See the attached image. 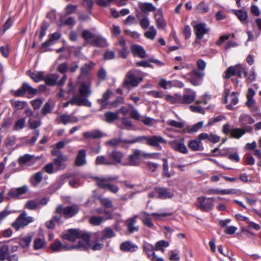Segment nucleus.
I'll return each instance as SVG.
<instances>
[{"label": "nucleus", "mask_w": 261, "mask_h": 261, "mask_svg": "<svg viewBox=\"0 0 261 261\" xmlns=\"http://www.w3.org/2000/svg\"><path fill=\"white\" fill-rule=\"evenodd\" d=\"M62 237L63 239L71 242H74L76 239H80L78 244L69 247L70 249H79L81 250H86L90 247V236L89 234L80 231L77 229H69L63 233Z\"/></svg>", "instance_id": "f257e3e1"}, {"label": "nucleus", "mask_w": 261, "mask_h": 261, "mask_svg": "<svg viewBox=\"0 0 261 261\" xmlns=\"http://www.w3.org/2000/svg\"><path fill=\"white\" fill-rule=\"evenodd\" d=\"M80 207L77 204H72L65 207L61 204L58 205L56 209L55 213L59 215L62 218V216L66 219L71 218L79 211Z\"/></svg>", "instance_id": "f03ea898"}, {"label": "nucleus", "mask_w": 261, "mask_h": 261, "mask_svg": "<svg viewBox=\"0 0 261 261\" xmlns=\"http://www.w3.org/2000/svg\"><path fill=\"white\" fill-rule=\"evenodd\" d=\"M33 221V218L30 216H27V213L23 211L13 223L12 227L16 230L20 228H23L27 226L29 223Z\"/></svg>", "instance_id": "7ed1b4c3"}, {"label": "nucleus", "mask_w": 261, "mask_h": 261, "mask_svg": "<svg viewBox=\"0 0 261 261\" xmlns=\"http://www.w3.org/2000/svg\"><path fill=\"white\" fill-rule=\"evenodd\" d=\"M214 198H207L205 196L198 197V207L203 211H208L213 209L214 207Z\"/></svg>", "instance_id": "20e7f679"}, {"label": "nucleus", "mask_w": 261, "mask_h": 261, "mask_svg": "<svg viewBox=\"0 0 261 261\" xmlns=\"http://www.w3.org/2000/svg\"><path fill=\"white\" fill-rule=\"evenodd\" d=\"M29 191V187L27 185H24L19 188H13L10 189L8 192V196L6 199L9 200L11 198L14 199H19V197Z\"/></svg>", "instance_id": "39448f33"}, {"label": "nucleus", "mask_w": 261, "mask_h": 261, "mask_svg": "<svg viewBox=\"0 0 261 261\" xmlns=\"http://www.w3.org/2000/svg\"><path fill=\"white\" fill-rule=\"evenodd\" d=\"M141 151L138 149H134L133 153L129 155L128 160L122 163L125 166H138L140 165L139 160L141 158Z\"/></svg>", "instance_id": "423d86ee"}, {"label": "nucleus", "mask_w": 261, "mask_h": 261, "mask_svg": "<svg viewBox=\"0 0 261 261\" xmlns=\"http://www.w3.org/2000/svg\"><path fill=\"white\" fill-rule=\"evenodd\" d=\"M142 81V77H137L132 71H128L123 82V87L128 89L129 87H136Z\"/></svg>", "instance_id": "0eeeda50"}, {"label": "nucleus", "mask_w": 261, "mask_h": 261, "mask_svg": "<svg viewBox=\"0 0 261 261\" xmlns=\"http://www.w3.org/2000/svg\"><path fill=\"white\" fill-rule=\"evenodd\" d=\"M69 104L77 105L79 106H84L87 107L92 106L91 102L87 99L80 97L77 95L73 96L69 101L64 103V107H67Z\"/></svg>", "instance_id": "6e6552de"}, {"label": "nucleus", "mask_w": 261, "mask_h": 261, "mask_svg": "<svg viewBox=\"0 0 261 261\" xmlns=\"http://www.w3.org/2000/svg\"><path fill=\"white\" fill-rule=\"evenodd\" d=\"M27 92L29 94H35L37 92V90L33 88L28 83L24 82L20 88L15 91L14 95L17 97L22 96Z\"/></svg>", "instance_id": "1a4fd4ad"}, {"label": "nucleus", "mask_w": 261, "mask_h": 261, "mask_svg": "<svg viewBox=\"0 0 261 261\" xmlns=\"http://www.w3.org/2000/svg\"><path fill=\"white\" fill-rule=\"evenodd\" d=\"M161 143L166 144L167 141L161 136H147V145L153 147H159Z\"/></svg>", "instance_id": "9d476101"}, {"label": "nucleus", "mask_w": 261, "mask_h": 261, "mask_svg": "<svg viewBox=\"0 0 261 261\" xmlns=\"http://www.w3.org/2000/svg\"><path fill=\"white\" fill-rule=\"evenodd\" d=\"M61 37V34L60 32H55L51 34L48 39L43 42L41 45V49L43 52L49 50L47 47L54 44L57 40L59 39Z\"/></svg>", "instance_id": "9b49d317"}, {"label": "nucleus", "mask_w": 261, "mask_h": 261, "mask_svg": "<svg viewBox=\"0 0 261 261\" xmlns=\"http://www.w3.org/2000/svg\"><path fill=\"white\" fill-rule=\"evenodd\" d=\"M194 31L198 39H201L203 36L209 31V29L206 27L205 23H200L194 27Z\"/></svg>", "instance_id": "f8f14e48"}, {"label": "nucleus", "mask_w": 261, "mask_h": 261, "mask_svg": "<svg viewBox=\"0 0 261 261\" xmlns=\"http://www.w3.org/2000/svg\"><path fill=\"white\" fill-rule=\"evenodd\" d=\"M169 144L171 146L175 151L180 152L182 153H187L188 152L186 146L185 145L184 142H180L177 140H173L168 142Z\"/></svg>", "instance_id": "ddd939ff"}, {"label": "nucleus", "mask_w": 261, "mask_h": 261, "mask_svg": "<svg viewBox=\"0 0 261 261\" xmlns=\"http://www.w3.org/2000/svg\"><path fill=\"white\" fill-rule=\"evenodd\" d=\"M91 84L90 83L82 82L79 88V93L80 97L86 98L89 97L92 93L91 90Z\"/></svg>", "instance_id": "4468645a"}, {"label": "nucleus", "mask_w": 261, "mask_h": 261, "mask_svg": "<svg viewBox=\"0 0 261 261\" xmlns=\"http://www.w3.org/2000/svg\"><path fill=\"white\" fill-rule=\"evenodd\" d=\"M156 25L159 29H163L166 26L162 11L159 10L154 14Z\"/></svg>", "instance_id": "2eb2a0df"}, {"label": "nucleus", "mask_w": 261, "mask_h": 261, "mask_svg": "<svg viewBox=\"0 0 261 261\" xmlns=\"http://www.w3.org/2000/svg\"><path fill=\"white\" fill-rule=\"evenodd\" d=\"M124 154L120 151L114 150L109 154V159L113 163L112 165L121 163Z\"/></svg>", "instance_id": "dca6fc26"}, {"label": "nucleus", "mask_w": 261, "mask_h": 261, "mask_svg": "<svg viewBox=\"0 0 261 261\" xmlns=\"http://www.w3.org/2000/svg\"><path fill=\"white\" fill-rule=\"evenodd\" d=\"M137 218L138 216L135 215L133 217L129 218L125 221V223L127 227V230L129 233H133L134 231H138L139 228L137 226H136Z\"/></svg>", "instance_id": "f3484780"}, {"label": "nucleus", "mask_w": 261, "mask_h": 261, "mask_svg": "<svg viewBox=\"0 0 261 261\" xmlns=\"http://www.w3.org/2000/svg\"><path fill=\"white\" fill-rule=\"evenodd\" d=\"M143 247V250L148 258L150 260H154L155 258V254L154 253V250H156L155 247L147 243H144Z\"/></svg>", "instance_id": "a211bd4d"}, {"label": "nucleus", "mask_w": 261, "mask_h": 261, "mask_svg": "<svg viewBox=\"0 0 261 261\" xmlns=\"http://www.w3.org/2000/svg\"><path fill=\"white\" fill-rule=\"evenodd\" d=\"M90 43L96 47H105L108 45L107 40L101 36H95L94 39L91 40Z\"/></svg>", "instance_id": "6ab92c4d"}, {"label": "nucleus", "mask_w": 261, "mask_h": 261, "mask_svg": "<svg viewBox=\"0 0 261 261\" xmlns=\"http://www.w3.org/2000/svg\"><path fill=\"white\" fill-rule=\"evenodd\" d=\"M155 191L159 194V197L162 199L171 198L174 195L166 188L156 187Z\"/></svg>", "instance_id": "aec40b11"}, {"label": "nucleus", "mask_w": 261, "mask_h": 261, "mask_svg": "<svg viewBox=\"0 0 261 261\" xmlns=\"http://www.w3.org/2000/svg\"><path fill=\"white\" fill-rule=\"evenodd\" d=\"M196 92L190 91L189 93H185L183 96L181 95V104H189L193 102L196 97Z\"/></svg>", "instance_id": "412c9836"}, {"label": "nucleus", "mask_w": 261, "mask_h": 261, "mask_svg": "<svg viewBox=\"0 0 261 261\" xmlns=\"http://www.w3.org/2000/svg\"><path fill=\"white\" fill-rule=\"evenodd\" d=\"M86 151L85 149L79 150L75 159V164L77 166H82L86 163Z\"/></svg>", "instance_id": "4be33fe9"}, {"label": "nucleus", "mask_w": 261, "mask_h": 261, "mask_svg": "<svg viewBox=\"0 0 261 261\" xmlns=\"http://www.w3.org/2000/svg\"><path fill=\"white\" fill-rule=\"evenodd\" d=\"M120 249L124 252H134L137 250L138 246L129 241H125L121 243Z\"/></svg>", "instance_id": "5701e85b"}, {"label": "nucleus", "mask_w": 261, "mask_h": 261, "mask_svg": "<svg viewBox=\"0 0 261 261\" xmlns=\"http://www.w3.org/2000/svg\"><path fill=\"white\" fill-rule=\"evenodd\" d=\"M59 119L60 122L65 125L68 123H76L79 121V119L77 117L67 114L61 115Z\"/></svg>", "instance_id": "b1692460"}, {"label": "nucleus", "mask_w": 261, "mask_h": 261, "mask_svg": "<svg viewBox=\"0 0 261 261\" xmlns=\"http://www.w3.org/2000/svg\"><path fill=\"white\" fill-rule=\"evenodd\" d=\"M68 159L66 155H61L59 158H56L54 159V163L55 165L56 168L58 170H60L65 168V164L64 163Z\"/></svg>", "instance_id": "393cba45"}, {"label": "nucleus", "mask_w": 261, "mask_h": 261, "mask_svg": "<svg viewBox=\"0 0 261 261\" xmlns=\"http://www.w3.org/2000/svg\"><path fill=\"white\" fill-rule=\"evenodd\" d=\"M198 139L200 140L207 139L211 142L216 143L220 141V138L218 136L212 134L201 133L198 136Z\"/></svg>", "instance_id": "a878e982"}, {"label": "nucleus", "mask_w": 261, "mask_h": 261, "mask_svg": "<svg viewBox=\"0 0 261 261\" xmlns=\"http://www.w3.org/2000/svg\"><path fill=\"white\" fill-rule=\"evenodd\" d=\"M234 14L243 24H248V14L246 11L243 10H235L234 11Z\"/></svg>", "instance_id": "bb28decb"}, {"label": "nucleus", "mask_w": 261, "mask_h": 261, "mask_svg": "<svg viewBox=\"0 0 261 261\" xmlns=\"http://www.w3.org/2000/svg\"><path fill=\"white\" fill-rule=\"evenodd\" d=\"M131 50L134 55H138L142 58L145 57L146 53L144 48L140 45L134 44L131 46Z\"/></svg>", "instance_id": "cd10ccee"}, {"label": "nucleus", "mask_w": 261, "mask_h": 261, "mask_svg": "<svg viewBox=\"0 0 261 261\" xmlns=\"http://www.w3.org/2000/svg\"><path fill=\"white\" fill-rule=\"evenodd\" d=\"M51 249L53 251L71 250L68 246L63 245L59 240H56L51 244Z\"/></svg>", "instance_id": "c85d7f7f"}, {"label": "nucleus", "mask_w": 261, "mask_h": 261, "mask_svg": "<svg viewBox=\"0 0 261 261\" xmlns=\"http://www.w3.org/2000/svg\"><path fill=\"white\" fill-rule=\"evenodd\" d=\"M43 173V171L37 172L31 177L30 181L33 186H36L42 180Z\"/></svg>", "instance_id": "c756f323"}, {"label": "nucleus", "mask_w": 261, "mask_h": 261, "mask_svg": "<svg viewBox=\"0 0 261 261\" xmlns=\"http://www.w3.org/2000/svg\"><path fill=\"white\" fill-rule=\"evenodd\" d=\"M83 136L86 138L98 139L102 137L103 134L99 130L95 129L91 132H86L83 133Z\"/></svg>", "instance_id": "7c9ffc66"}, {"label": "nucleus", "mask_w": 261, "mask_h": 261, "mask_svg": "<svg viewBox=\"0 0 261 261\" xmlns=\"http://www.w3.org/2000/svg\"><path fill=\"white\" fill-rule=\"evenodd\" d=\"M59 75L58 74H51L47 76H44L43 81H44L45 83L47 85L54 86L56 85L57 81L59 79Z\"/></svg>", "instance_id": "2f4dec72"}, {"label": "nucleus", "mask_w": 261, "mask_h": 261, "mask_svg": "<svg viewBox=\"0 0 261 261\" xmlns=\"http://www.w3.org/2000/svg\"><path fill=\"white\" fill-rule=\"evenodd\" d=\"M183 77L187 79L191 84L194 86L200 85L202 81V79L198 78V77L194 75H191L190 73L183 75Z\"/></svg>", "instance_id": "473e14b6"}, {"label": "nucleus", "mask_w": 261, "mask_h": 261, "mask_svg": "<svg viewBox=\"0 0 261 261\" xmlns=\"http://www.w3.org/2000/svg\"><path fill=\"white\" fill-rule=\"evenodd\" d=\"M111 219H112V217H111V215L108 217L94 216L90 218L89 221L92 225H99L102 221Z\"/></svg>", "instance_id": "72a5a7b5"}, {"label": "nucleus", "mask_w": 261, "mask_h": 261, "mask_svg": "<svg viewBox=\"0 0 261 261\" xmlns=\"http://www.w3.org/2000/svg\"><path fill=\"white\" fill-rule=\"evenodd\" d=\"M139 8L144 13H146L148 12H152L156 9L155 7L151 3H148L140 4Z\"/></svg>", "instance_id": "f704fd0d"}, {"label": "nucleus", "mask_w": 261, "mask_h": 261, "mask_svg": "<svg viewBox=\"0 0 261 261\" xmlns=\"http://www.w3.org/2000/svg\"><path fill=\"white\" fill-rule=\"evenodd\" d=\"M125 141L127 140H123L121 138H113L110 140H109L106 142V145L108 146H111L113 147H118L120 146L122 143H126Z\"/></svg>", "instance_id": "c9c22d12"}, {"label": "nucleus", "mask_w": 261, "mask_h": 261, "mask_svg": "<svg viewBox=\"0 0 261 261\" xmlns=\"http://www.w3.org/2000/svg\"><path fill=\"white\" fill-rule=\"evenodd\" d=\"M30 76L33 81L37 83L40 81H43L44 79V72L43 71H38L37 72H31L29 71Z\"/></svg>", "instance_id": "e433bc0d"}, {"label": "nucleus", "mask_w": 261, "mask_h": 261, "mask_svg": "<svg viewBox=\"0 0 261 261\" xmlns=\"http://www.w3.org/2000/svg\"><path fill=\"white\" fill-rule=\"evenodd\" d=\"M165 99L171 104L180 103L181 95L178 94H175L173 95H167Z\"/></svg>", "instance_id": "4c0bfd02"}, {"label": "nucleus", "mask_w": 261, "mask_h": 261, "mask_svg": "<svg viewBox=\"0 0 261 261\" xmlns=\"http://www.w3.org/2000/svg\"><path fill=\"white\" fill-rule=\"evenodd\" d=\"M105 120L108 123H112L114 120L118 119L119 114L117 112H108L105 114Z\"/></svg>", "instance_id": "58836bf2"}, {"label": "nucleus", "mask_w": 261, "mask_h": 261, "mask_svg": "<svg viewBox=\"0 0 261 261\" xmlns=\"http://www.w3.org/2000/svg\"><path fill=\"white\" fill-rule=\"evenodd\" d=\"M26 124V120L24 118H20L17 119L13 126L14 130L18 131L25 127Z\"/></svg>", "instance_id": "ea45409f"}, {"label": "nucleus", "mask_w": 261, "mask_h": 261, "mask_svg": "<svg viewBox=\"0 0 261 261\" xmlns=\"http://www.w3.org/2000/svg\"><path fill=\"white\" fill-rule=\"evenodd\" d=\"M61 220V216L55 214V215L50 220L46 222V227L49 229H52L55 227L56 224L59 223Z\"/></svg>", "instance_id": "a19ab883"}, {"label": "nucleus", "mask_w": 261, "mask_h": 261, "mask_svg": "<svg viewBox=\"0 0 261 261\" xmlns=\"http://www.w3.org/2000/svg\"><path fill=\"white\" fill-rule=\"evenodd\" d=\"M147 136H140L134 137L133 139L127 140L125 141L127 144H134L136 143H140L146 144Z\"/></svg>", "instance_id": "79ce46f5"}, {"label": "nucleus", "mask_w": 261, "mask_h": 261, "mask_svg": "<svg viewBox=\"0 0 261 261\" xmlns=\"http://www.w3.org/2000/svg\"><path fill=\"white\" fill-rule=\"evenodd\" d=\"M251 129L249 128V130H251ZM247 130L241 128H234L232 129L230 131V135L232 137L236 138L237 139L240 138L242 137Z\"/></svg>", "instance_id": "37998d69"}, {"label": "nucleus", "mask_w": 261, "mask_h": 261, "mask_svg": "<svg viewBox=\"0 0 261 261\" xmlns=\"http://www.w3.org/2000/svg\"><path fill=\"white\" fill-rule=\"evenodd\" d=\"M201 141L200 140H193L189 141V147L193 151H198L200 150Z\"/></svg>", "instance_id": "c03bdc74"}, {"label": "nucleus", "mask_w": 261, "mask_h": 261, "mask_svg": "<svg viewBox=\"0 0 261 261\" xmlns=\"http://www.w3.org/2000/svg\"><path fill=\"white\" fill-rule=\"evenodd\" d=\"M102 239H110L115 236V233L110 227H106L101 231Z\"/></svg>", "instance_id": "a18cd8bd"}, {"label": "nucleus", "mask_w": 261, "mask_h": 261, "mask_svg": "<svg viewBox=\"0 0 261 261\" xmlns=\"http://www.w3.org/2000/svg\"><path fill=\"white\" fill-rule=\"evenodd\" d=\"M113 164V162H112L110 160H107L103 155L98 156L96 157L95 160V164L96 165H112Z\"/></svg>", "instance_id": "49530a36"}, {"label": "nucleus", "mask_w": 261, "mask_h": 261, "mask_svg": "<svg viewBox=\"0 0 261 261\" xmlns=\"http://www.w3.org/2000/svg\"><path fill=\"white\" fill-rule=\"evenodd\" d=\"M94 65L92 62L85 64L81 68V75H88Z\"/></svg>", "instance_id": "de8ad7c7"}, {"label": "nucleus", "mask_w": 261, "mask_h": 261, "mask_svg": "<svg viewBox=\"0 0 261 261\" xmlns=\"http://www.w3.org/2000/svg\"><path fill=\"white\" fill-rule=\"evenodd\" d=\"M39 206V202L38 200H31L27 202L25 205V208L30 210H35L37 209Z\"/></svg>", "instance_id": "09e8293b"}, {"label": "nucleus", "mask_w": 261, "mask_h": 261, "mask_svg": "<svg viewBox=\"0 0 261 261\" xmlns=\"http://www.w3.org/2000/svg\"><path fill=\"white\" fill-rule=\"evenodd\" d=\"M239 119L243 125L251 124L254 122V119L250 115L246 114L242 115L240 117Z\"/></svg>", "instance_id": "8fccbe9b"}, {"label": "nucleus", "mask_w": 261, "mask_h": 261, "mask_svg": "<svg viewBox=\"0 0 261 261\" xmlns=\"http://www.w3.org/2000/svg\"><path fill=\"white\" fill-rule=\"evenodd\" d=\"M9 247L7 245H3L0 248V261L5 260L9 253Z\"/></svg>", "instance_id": "3c124183"}, {"label": "nucleus", "mask_w": 261, "mask_h": 261, "mask_svg": "<svg viewBox=\"0 0 261 261\" xmlns=\"http://www.w3.org/2000/svg\"><path fill=\"white\" fill-rule=\"evenodd\" d=\"M236 74V65L228 67L224 72V79H229L231 76Z\"/></svg>", "instance_id": "603ef678"}, {"label": "nucleus", "mask_w": 261, "mask_h": 261, "mask_svg": "<svg viewBox=\"0 0 261 261\" xmlns=\"http://www.w3.org/2000/svg\"><path fill=\"white\" fill-rule=\"evenodd\" d=\"M142 214L144 215V217L142 219L144 224L149 228H153L154 225L149 218V214L144 212H142Z\"/></svg>", "instance_id": "864d4df0"}, {"label": "nucleus", "mask_w": 261, "mask_h": 261, "mask_svg": "<svg viewBox=\"0 0 261 261\" xmlns=\"http://www.w3.org/2000/svg\"><path fill=\"white\" fill-rule=\"evenodd\" d=\"M203 124V121H200L193 126H188L187 128V131L190 133H193L196 132L202 127Z\"/></svg>", "instance_id": "5fc2aeb1"}, {"label": "nucleus", "mask_w": 261, "mask_h": 261, "mask_svg": "<svg viewBox=\"0 0 261 261\" xmlns=\"http://www.w3.org/2000/svg\"><path fill=\"white\" fill-rule=\"evenodd\" d=\"M236 74L240 77H242V75L247 77V72L245 68L240 64L236 65Z\"/></svg>", "instance_id": "6e6d98bb"}, {"label": "nucleus", "mask_w": 261, "mask_h": 261, "mask_svg": "<svg viewBox=\"0 0 261 261\" xmlns=\"http://www.w3.org/2000/svg\"><path fill=\"white\" fill-rule=\"evenodd\" d=\"M238 94V93L236 92H233L230 94L229 97L230 101V105L227 106L228 109H231L233 105H235L238 103L239 101L237 96Z\"/></svg>", "instance_id": "4d7b16f0"}, {"label": "nucleus", "mask_w": 261, "mask_h": 261, "mask_svg": "<svg viewBox=\"0 0 261 261\" xmlns=\"http://www.w3.org/2000/svg\"><path fill=\"white\" fill-rule=\"evenodd\" d=\"M122 124L124 125V128L127 129H133L134 126L131 120L128 118L124 117L121 119Z\"/></svg>", "instance_id": "13d9d810"}, {"label": "nucleus", "mask_w": 261, "mask_h": 261, "mask_svg": "<svg viewBox=\"0 0 261 261\" xmlns=\"http://www.w3.org/2000/svg\"><path fill=\"white\" fill-rule=\"evenodd\" d=\"M149 29V31H146L145 33L144 36L148 39L153 40L156 35V31L153 26L150 27Z\"/></svg>", "instance_id": "bf43d9fd"}, {"label": "nucleus", "mask_w": 261, "mask_h": 261, "mask_svg": "<svg viewBox=\"0 0 261 261\" xmlns=\"http://www.w3.org/2000/svg\"><path fill=\"white\" fill-rule=\"evenodd\" d=\"M82 36L85 40L89 43H90L91 40H93L95 37V35L87 30L83 31Z\"/></svg>", "instance_id": "052dcab7"}, {"label": "nucleus", "mask_w": 261, "mask_h": 261, "mask_svg": "<svg viewBox=\"0 0 261 261\" xmlns=\"http://www.w3.org/2000/svg\"><path fill=\"white\" fill-rule=\"evenodd\" d=\"M97 180L96 184L100 188L103 189H107L108 186V184L110 183L108 181L106 178H96Z\"/></svg>", "instance_id": "680f3d73"}, {"label": "nucleus", "mask_w": 261, "mask_h": 261, "mask_svg": "<svg viewBox=\"0 0 261 261\" xmlns=\"http://www.w3.org/2000/svg\"><path fill=\"white\" fill-rule=\"evenodd\" d=\"M32 241V237L28 236L19 240V245L22 247H27L29 246Z\"/></svg>", "instance_id": "e2e57ef3"}, {"label": "nucleus", "mask_w": 261, "mask_h": 261, "mask_svg": "<svg viewBox=\"0 0 261 261\" xmlns=\"http://www.w3.org/2000/svg\"><path fill=\"white\" fill-rule=\"evenodd\" d=\"M196 9L199 13H203L208 12L209 8L204 2H201L197 6Z\"/></svg>", "instance_id": "0e129e2a"}, {"label": "nucleus", "mask_w": 261, "mask_h": 261, "mask_svg": "<svg viewBox=\"0 0 261 261\" xmlns=\"http://www.w3.org/2000/svg\"><path fill=\"white\" fill-rule=\"evenodd\" d=\"M41 124V121H37L30 119L28 120V125L29 128L32 129H36L39 127Z\"/></svg>", "instance_id": "69168bd1"}, {"label": "nucleus", "mask_w": 261, "mask_h": 261, "mask_svg": "<svg viewBox=\"0 0 261 261\" xmlns=\"http://www.w3.org/2000/svg\"><path fill=\"white\" fill-rule=\"evenodd\" d=\"M12 105L13 107L17 109L21 110L25 107L27 105V103L25 101L16 100L12 102Z\"/></svg>", "instance_id": "338daca9"}, {"label": "nucleus", "mask_w": 261, "mask_h": 261, "mask_svg": "<svg viewBox=\"0 0 261 261\" xmlns=\"http://www.w3.org/2000/svg\"><path fill=\"white\" fill-rule=\"evenodd\" d=\"M113 94L112 92L108 89L107 91L103 93L102 98L97 100L99 103H103L107 101L110 97V96Z\"/></svg>", "instance_id": "774afa93"}]
</instances>
